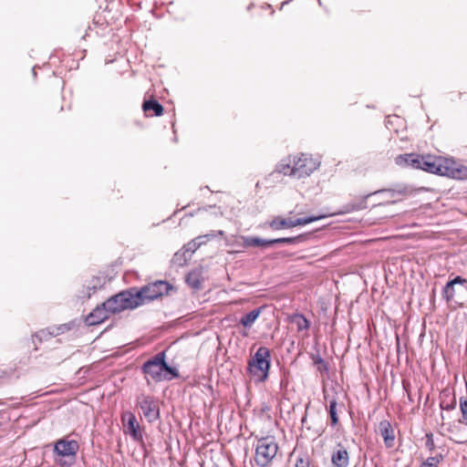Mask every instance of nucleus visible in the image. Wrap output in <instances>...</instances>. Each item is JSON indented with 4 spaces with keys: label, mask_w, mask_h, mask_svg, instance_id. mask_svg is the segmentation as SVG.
I'll list each match as a JSON object with an SVG mask.
<instances>
[{
    "label": "nucleus",
    "mask_w": 467,
    "mask_h": 467,
    "mask_svg": "<svg viewBox=\"0 0 467 467\" xmlns=\"http://www.w3.org/2000/svg\"><path fill=\"white\" fill-rule=\"evenodd\" d=\"M453 162L434 155H423L420 170L452 179L463 180L467 178V168H456Z\"/></svg>",
    "instance_id": "obj_1"
},
{
    "label": "nucleus",
    "mask_w": 467,
    "mask_h": 467,
    "mask_svg": "<svg viewBox=\"0 0 467 467\" xmlns=\"http://www.w3.org/2000/svg\"><path fill=\"white\" fill-rule=\"evenodd\" d=\"M133 299L138 306L148 304L165 295H168L174 287L164 280H156L141 287H130Z\"/></svg>",
    "instance_id": "obj_2"
},
{
    "label": "nucleus",
    "mask_w": 467,
    "mask_h": 467,
    "mask_svg": "<svg viewBox=\"0 0 467 467\" xmlns=\"http://www.w3.org/2000/svg\"><path fill=\"white\" fill-rule=\"evenodd\" d=\"M271 368V352L266 347H260L247 363L248 373L255 378V381L265 382L269 376Z\"/></svg>",
    "instance_id": "obj_3"
},
{
    "label": "nucleus",
    "mask_w": 467,
    "mask_h": 467,
    "mask_svg": "<svg viewBox=\"0 0 467 467\" xmlns=\"http://www.w3.org/2000/svg\"><path fill=\"white\" fill-rule=\"evenodd\" d=\"M79 450V444L75 440H67L65 438L57 440L54 443L53 452L55 456L60 459H55L56 462L61 467L72 466L77 458Z\"/></svg>",
    "instance_id": "obj_4"
},
{
    "label": "nucleus",
    "mask_w": 467,
    "mask_h": 467,
    "mask_svg": "<svg viewBox=\"0 0 467 467\" xmlns=\"http://www.w3.org/2000/svg\"><path fill=\"white\" fill-rule=\"evenodd\" d=\"M278 445L275 437L266 436L257 440L255 444L254 462L259 467H268L275 457Z\"/></svg>",
    "instance_id": "obj_5"
},
{
    "label": "nucleus",
    "mask_w": 467,
    "mask_h": 467,
    "mask_svg": "<svg viewBox=\"0 0 467 467\" xmlns=\"http://www.w3.org/2000/svg\"><path fill=\"white\" fill-rule=\"evenodd\" d=\"M103 306L107 308V311L110 315L119 313L126 309H135L138 307V304L135 303L130 289L129 288L110 296L103 302Z\"/></svg>",
    "instance_id": "obj_6"
},
{
    "label": "nucleus",
    "mask_w": 467,
    "mask_h": 467,
    "mask_svg": "<svg viewBox=\"0 0 467 467\" xmlns=\"http://www.w3.org/2000/svg\"><path fill=\"white\" fill-rule=\"evenodd\" d=\"M306 234H299L292 237H280L275 239H264L257 236H248L244 239V246H254V247H270L274 244H286L293 245L302 243L306 240Z\"/></svg>",
    "instance_id": "obj_7"
},
{
    "label": "nucleus",
    "mask_w": 467,
    "mask_h": 467,
    "mask_svg": "<svg viewBox=\"0 0 467 467\" xmlns=\"http://www.w3.org/2000/svg\"><path fill=\"white\" fill-rule=\"evenodd\" d=\"M166 358L165 351H161L146 360L140 369L145 375L147 382L149 383L150 379L154 382H161V373Z\"/></svg>",
    "instance_id": "obj_8"
},
{
    "label": "nucleus",
    "mask_w": 467,
    "mask_h": 467,
    "mask_svg": "<svg viewBox=\"0 0 467 467\" xmlns=\"http://www.w3.org/2000/svg\"><path fill=\"white\" fill-rule=\"evenodd\" d=\"M136 407L139 408L149 423H153L161 417L159 400L151 396L141 393L136 398Z\"/></svg>",
    "instance_id": "obj_9"
},
{
    "label": "nucleus",
    "mask_w": 467,
    "mask_h": 467,
    "mask_svg": "<svg viewBox=\"0 0 467 467\" xmlns=\"http://www.w3.org/2000/svg\"><path fill=\"white\" fill-rule=\"evenodd\" d=\"M324 218V216H306L297 219L292 218H283L280 216L275 217L270 223L269 227L274 231H278L281 229H289L297 225H306L320 219Z\"/></svg>",
    "instance_id": "obj_10"
},
{
    "label": "nucleus",
    "mask_w": 467,
    "mask_h": 467,
    "mask_svg": "<svg viewBox=\"0 0 467 467\" xmlns=\"http://www.w3.org/2000/svg\"><path fill=\"white\" fill-rule=\"evenodd\" d=\"M407 193V189L405 187H398V188H386L379 189L375 192H372V196H381L382 200L377 203L373 204L375 206L380 205H389L396 203L401 201L402 197Z\"/></svg>",
    "instance_id": "obj_11"
},
{
    "label": "nucleus",
    "mask_w": 467,
    "mask_h": 467,
    "mask_svg": "<svg viewBox=\"0 0 467 467\" xmlns=\"http://www.w3.org/2000/svg\"><path fill=\"white\" fill-rule=\"evenodd\" d=\"M295 160V170L296 171V178L309 176L320 165L317 159H314L308 154L302 153L297 159Z\"/></svg>",
    "instance_id": "obj_12"
},
{
    "label": "nucleus",
    "mask_w": 467,
    "mask_h": 467,
    "mask_svg": "<svg viewBox=\"0 0 467 467\" xmlns=\"http://www.w3.org/2000/svg\"><path fill=\"white\" fill-rule=\"evenodd\" d=\"M121 420L125 433L129 434L134 441L142 443L143 434L135 414L131 411H125L122 414Z\"/></svg>",
    "instance_id": "obj_13"
},
{
    "label": "nucleus",
    "mask_w": 467,
    "mask_h": 467,
    "mask_svg": "<svg viewBox=\"0 0 467 467\" xmlns=\"http://www.w3.org/2000/svg\"><path fill=\"white\" fill-rule=\"evenodd\" d=\"M467 284V280L461 275H456L452 279H450L442 288L441 296L442 298L450 303L453 300L456 293L455 285H465Z\"/></svg>",
    "instance_id": "obj_14"
},
{
    "label": "nucleus",
    "mask_w": 467,
    "mask_h": 467,
    "mask_svg": "<svg viewBox=\"0 0 467 467\" xmlns=\"http://www.w3.org/2000/svg\"><path fill=\"white\" fill-rule=\"evenodd\" d=\"M109 317V314L102 303L86 317L85 322L88 326H96L108 319Z\"/></svg>",
    "instance_id": "obj_15"
},
{
    "label": "nucleus",
    "mask_w": 467,
    "mask_h": 467,
    "mask_svg": "<svg viewBox=\"0 0 467 467\" xmlns=\"http://www.w3.org/2000/svg\"><path fill=\"white\" fill-rule=\"evenodd\" d=\"M423 155L418 153H407L396 158V163L413 169L420 170Z\"/></svg>",
    "instance_id": "obj_16"
},
{
    "label": "nucleus",
    "mask_w": 467,
    "mask_h": 467,
    "mask_svg": "<svg viewBox=\"0 0 467 467\" xmlns=\"http://www.w3.org/2000/svg\"><path fill=\"white\" fill-rule=\"evenodd\" d=\"M379 430L383 438L385 446L387 448H392L394 446L395 433L390 422L386 420H381L379 424Z\"/></svg>",
    "instance_id": "obj_17"
},
{
    "label": "nucleus",
    "mask_w": 467,
    "mask_h": 467,
    "mask_svg": "<svg viewBox=\"0 0 467 467\" xmlns=\"http://www.w3.org/2000/svg\"><path fill=\"white\" fill-rule=\"evenodd\" d=\"M105 283L106 281L104 276H93L86 285H84L83 288L86 289V292L83 290V295L80 296V297L89 298L98 289L102 288Z\"/></svg>",
    "instance_id": "obj_18"
},
{
    "label": "nucleus",
    "mask_w": 467,
    "mask_h": 467,
    "mask_svg": "<svg viewBox=\"0 0 467 467\" xmlns=\"http://www.w3.org/2000/svg\"><path fill=\"white\" fill-rule=\"evenodd\" d=\"M370 197H372L371 192H369L357 200H353V201L346 203L345 205H343L341 213H352L355 211H360V210L367 209L368 208L367 201Z\"/></svg>",
    "instance_id": "obj_19"
},
{
    "label": "nucleus",
    "mask_w": 467,
    "mask_h": 467,
    "mask_svg": "<svg viewBox=\"0 0 467 467\" xmlns=\"http://www.w3.org/2000/svg\"><path fill=\"white\" fill-rule=\"evenodd\" d=\"M142 109L147 116L160 117L163 113V106L155 99L144 100Z\"/></svg>",
    "instance_id": "obj_20"
},
{
    "label": "nucleus",
    "mask_w": 467,
    "mask_h": 467,
    "mask_svg": "<svg viewBox=\"0 0 467 467\" xmlns=\"http://www.w3.org/2000/svg\"><path fill=\"white\" fill-rule=\"evenodd\" d=\"M331 462L333 467H348L349 463V456L348 451L340 447L333 452L331 456Z\"/></svg>",
    "instance_id": "obj_21"
},
{
    "label": "nucleus",
    "mask_w": 467,
    "mask_h": 467,
    "mask_svg": "<svg viewBox=\"0 0 467 467\" xmlns=\"http://www.w3.org/2000/svg\"><path fill=\"white\" fill-rule=\"evenodd\" d=\"M185 281L189 286L193 289H201L202 283V271L199 269H195L191 271L185 278Z\"/></svg>",
    "instance_id": "obj_22"
},
{
    "label": "nucleus",
    "mask_w": 467,
    "mask_h": 467,
    "mask_svg": "<svg viewBox=\"0 0 467 467\" xmlns=\"http://www.w3.org/2000/svg\"><path fill=\"white\" fill-rule=\"evenodd\" d=\"M263 306L256 307L250 311L249 313L243 316L239 321V323L245 328H250L255 320L258 318L262 312Z\"/></svg>",
    "instance_id": "obj_23"
},
{
    "label": "nucleus",
    "mask_w": 467,
    "mask_h": 467,
    "mask_svg": "<svg viewBox=\"0 0 467 467\" xmlns=\"http://www.w3.org/2000/svg\"><path fill=\"white\" fill-rule=\"evenodd\" d=\"M289 321L296 326L298 332L306 330L310 327L309 320L300 313H295L289 317Z\"/></svg>",
    "instance_id": "obj_24"
},
{
    "label": "nucleus",
    "mask_w": 467,
    "mask_h": 467,
    "mask_svg": "<svg viewBox=\"0 0 467 467\" xmlns=\"http://www.w3.org/2000/svg\"><path fill=\"white\" fill-rule=\"evenodd\" d=\"M180 378L179 369L176 367L170 366L165 360L161 373V381H171Z\"/></svg>",
    "instance_id": "obj_25"
},
{
    "label": "nucleus",
    "mask_w": 467,
    "mask_h": 467,
    "mask_svg": "<svg viewBox=\"0 0 467 467\" xmlns=\"http://www.w3.org/2000/svg\"><path fill=\"white\" fill-rule=\"evenodd\" d=\"M275 172L283 173L284 175H290L296 177V171L295 170V161H293V165H291V161H281L275 167Z\"/></svg>",
    "instance_id": "obj_26"
},
{
    "label": "nucleus",
    "mask_w": 467,
    "mask_h": 467,
    "mask_svg": "<svg viewBox=\"0 0 467 467\" xmlns=\"http://www.w3.org/2000/svg\"><path fill=\"white\" fill-rule=\"evenodd\" d=\"M310 358L313 361V365L317 367V370L321 374L328 371V364L326 362L318 353H312Z\"/></svg>",
    "instance_id": "obj_27"
},
{
    "label": "nucleus",
    "mask_w": 467,
    "mask_h": 467,
    "mask_svg": "<svg viewBox=\"0 0 467 467\" xmlns=\"http://www.w3.org/2000/svg\"><path fill=\"white\" fill-rule=\"evenodd\" d=\"M337 401L336 399H332L329 401V405L327 407V412L330 418V424L332 427L336 426L338 423V416L337 411Z\"/></svg>",
    "instance_id": "obj_28"
},
{
    "label": "nucleus",
    "mask_w": 467,
    "mask_h": 467,
    "mask_svg": "<svg viewBox=\"0 0 467 467\" xmlns=\"http://www.w3.org/2000/svg\"><path fill=\"white\" fill-rule=\"evenodd\" d=\"M190 258L191 256L184 250L182 249L173 254L171 262L173 265L182 266L187 263V261Z\"/></svg>",
    "instance_id": "obj_29"
},
{
    "label": "nucleus",
    "mask_w": 467,
    "mask_h": 467,
    "mask_svg": "<svg viewBox=\"0 0 467 467\" xmlns=\"http://www.w3.org/2000/svg\"><path fill=\"white\" fill-rule=\"evenodd\" d=\"M202 244L203 242H198L192 239L182 247V250H184L190 256H192V254Z\"/></svg>",
    "instance_id": "obj_30"
},
{
    "label": "nucleus",
    "mask_w": 467,
    "mask_h": 467,
    "mask_svg": "<svg viewBox=\"0 0 467 467\" xmlns=\"http://www.w3.org/2000/svg\"><path fill=\"white\" fill-rule=\"evenodd\" d=\"M460 410L462 412V419L459 420V422L467 425V397L460 398Z\"/></svg>",
    "instance_id": "obj_31"
},
{
    "label": "nucleus",
    "mask_w": 467,
    "mask_h": 467,
    "mask_svg": "<svg viewBox=\"0 0 467 467\" xmlns=\"http://www.w3.org/2000/svg\"><path fill=\"white\" fill-rule=\"evenodd\" d=\"M441 409L444 410H453L456 408V399L453 396L449 401L441 400Z\"/></svg>",
    "instance_id": "obj_32"
},
{
    "label": "nucleus",
    "mask_w": 467,
    "mask_h": 467,
    "mask_svg": "<svg viewBox=\"0 0 467 467\" xmlns=\"http://www.w3.org/2000/svg\"><path fill=\"white\" fill-rule=\"evenodd\" d=\"M425 446L430 451H432L435 449L433 434L431 432L426 434Z\"/></svg>",
    "instance_id": "obj_33"
},
{
    "label": "nucleus",
    "mask_w": 467,
    "mask_h": 467,
    "mask_svg": "<svg viewBox=\"0 0 467 467\" xmlns=\"http://www.w3.org/2000/svg\"><path fill=\"white\" fill-rule=\"evenodd\" d=\"M67 330H69V326L67 324H62L56 328V331H52V332H50V334L54 335V336H57V335L65 333Z\"/></svg>",
    "instance_id": "obj_34"
},
{
    "label": "nucleus",
    "mask_w": 467,
    "mask_h": 467,
    "mask_svg": "<svg viewBox=\"0 0 467 467\" xmlns=\"http://www.w3.org/2000/svg\"><path fill=\"white\" fill-rule=\"evenodd\" d=\"M214 234L213 233H211V234H207L205 235H200L196 238H194V240L198 241V242H203V244L208 241V240H211L213 237H214Z\"/></svg>",
    "instance_id": "obj_35"
},
{
    "label": "nucleus",
    "mask_w": 467,
    "mask_h": 467,
    "mask_svg": "<svg viewBox=\"0 0 467 467\" xmlns=\"http://www.w3.org/2000/svg\"><path fill=\"white\" fill-rule=\"evenodd\" d=\"M296 467H309V462L303 458H299L296 460Z\"/></svg>",
    "instance_id": "obj_36"
},
{
    "label": "nucleus",
    "mask_w": 467,
    "mask_h": 467,
    "mask_svg": "<svg viewBox=\"0 0 467 467\" xmlns=\"http://www.w3.org/2000/svg\"><path fill=\"white\" fill-rule=\"evenodd\" d=\"M422 463L425 464V465H428V466L438 467L436 462H435V460H434L433 456H431V457L427 458V460L424 461Z\"/></svg>",
    "instance_id": "obj_37"
},
{
    "label": "nucleus",
    "mask_w": 467,
    "mask_h": 467,
    "mask_svg": "<svg viewBox=\"0 0 467 467\" xmlns=\"http://www.w3.org/2000/svg\"><path fill=\"white\" fill-rule=\"evenodd\" d=\"M434 460H435V462L437 464V466L439 465L440 462H441L444 459L443 455L441 453H439V454H436L435 456H433Z\"/></svg>",
    "instance_id": "obj_38"
},
{
    "label": "nucleus",
    "mask_w": 467,
    "mask_h": 467,
    "mask_svg": "<svg viewBox=\"0 0 467 467\" xmlns=\"http://www.w3.org/2000/svg\"><path fill=\"white\" fill-rule=\"evenodd\" d=\"M286 384L287 383H286V381L285 379H281V381H280V389H282L285 388Z\"/></svg>",
    "instance_id": "obj_39"
},
{
    "label": "nucleus",
    "mask_w": 467,
    "mask_h": 467,
    "mask_svg": "<svg viewBox=\"0 0 467 467\" xmlns=\"http://www.w3.org/2000/svg\"><path fill=\"white\" fill-rule=\"evenodd\" d=\"M214 206H212V205H209V206H204L202 208H199L198 211H201V210H203V211H208L209 209L211 208H213Z\"/></svg>",
    "instance_id": "obj_40"
},
{
    "label": "nucleus",
    "mask_w": 467,
    "mask_h": 467,
    "mask_svg": "<svg viewBox=\"0 0 467 467\" xmlns=\"http://www.w3.org/2000/svg\"><path fill=\"white\" fill-rule=\"evenodd\" d=\"M217 234H218V235L223 236V235L224 234V233H223V231L219 230V231L217 232Z\"/></svg>",
    "instance_id": "obj_41"
},
{
    "label": "nucleus",
    "mask_w": 467,
    "mask_h": 467,
    "mask_svg": "<svg viewBox=\"0 0 467 467\" xmlns=\"http://www.w3.org/2000/svg\"><path fill=\"white\" fill-rule=\"evenodd\" d=\"M32 72H33V76L36 77V67H35L32 68Z\"/></svg>",
    "instance_id": "obj_42"
}]
</instances>
